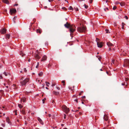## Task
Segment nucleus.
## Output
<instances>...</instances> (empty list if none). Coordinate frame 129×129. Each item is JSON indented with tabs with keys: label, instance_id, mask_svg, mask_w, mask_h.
Instances as JSON below:
<instances>
[{
	"label": "nucleus",
	"instance_id": "nucleus-4",
	"mask_svg": "<svg viewBox=\"0 0 129 129\" xmlns=\"http://www.w3.org/2000/svg\"><path fill=\"white\" fill-rule=\"evenodd\" d=\"M62 110L66 114H68L70 111L69 109L65 105H63L62 107Z\"/></svg>",
	"mask_w": 129,
	"mask_h": 129
},
{
	"label": "nucleus",
	"instance_id": "nucleus-48",
	"mask_svg": "<svg viewBox=\"0 0 129 129\" xmlns=\"http://www.w3.org/2000/svg\"><path fill=\"white\" fill-rule=\"evenodd\" d=\"M85 96H82V98H85Z\"/></svg>",
	"mask_w": 129,
	"mask_h": 129
},
{
	"label": "nucleus",
	"instance_id": "nucleus-42",
	"mask_svg": "<svg viewBox=\"0 0 129 129\" xmlns=\"http://www.w3.org/2000/svg\"><path fill=\"white\" fill-rule=\"evenodd\" d=\"M75 10L76 11H78V9L77 8H76L75 9Z\"/></svg>",
	"mask_w": 129,
	"mask_h": 129
},
{
	"label": "nucleus",
	"instance_id": "nucleus-19",
	"mask_svg": "<svg viewBox=\"0 0 129 129\" xmlns=\"http://www.w3.org/2000/svg\"><path fill=\"white\" fill-rule=\"evenodd\" d=\"M18 107H19L20 108H22V107H23V106L21 104H18Z\"/></svg>",
	"mask_w": 129,
	"mask_h": 129
},
{
	"label": "nucleus",
	"instance_id": "nucleus-47",
	"mask_svg": "<svg viewBox=\"0 0 129 129\" xmlns=\"http://www.w3.org/2000/svg\"><path fill=\"white\" fill-rule=\"evenodd\" d=\"M39 66L38 65H37V66H36V68H38L39 67Z\"/></svg>",
	"mask_w": 129,
	"mask_h": 129
},
{
	"label": "nucleus",
	"instance_id": "nucleus-15",
	"mask_svg": "<svg viewBox=\"0 0 129 129\" xmlns=\"http://www.w3.org/2000/svg\"><path fill=\"white\" fill-rule=\"evenodd\" d=\"M26 98L24 97L22 99H21V101H22L23 102H24L26 101Z\"/></svg>",
	"mask_w": 129,
	"mask_h": 129
},
{
	"label": "nucleus",
	"instance_id": "nucleus-41",
	"mask_svg": "<svg viewBox=\"0 0 129 129\" xmlns=\"http://www.w3.org/2000/svg\"><path fill=\"white\" fill-rule=\"evenodd\" d=\"M104 10L105 11H106V10H108V8H106V9H104Z\"/></svg>",
	"mask_w": 129,
	"mask_h": 129
},
{
	"label": "nucleus",
	"instance_id": "nucleus-26",
	"mask_svg": "<svg viewBox=\"0 0 129 129\" xmlns=\"http://www.w3.org/2000/svg\"><path fill=\"white\" fill-rule=\"evenodd\" d=\"M120 5L121 6H123L124 5V3H120Z\"/></svg>",
	"mask_w": 129,
	"mask_h": 129
},
{
	"label": "nucleus",
	"instance_id": "nucleus-22",
	"mask_svg": "<svg viewBox=\"0 0 129 129\" xmlns=\"http://www.w3.org/2000/svg\"><path fill=\"white\" fill-rule=\"evenodd\" d=\"M22 114H25V111L23 109L22 110V111H21Z\"/></svg>",
	"mask_w": 129,
	"mask_h": 129
},
{
	"label": "nucleus",
	"instance_id": "nucleus-49",
	"mask_svg": "<svg viewBox=\"0 0 129 129\" xmlns=\"http://www.w3.org/2000/svg\"><path fill=\"white\" fill-rule=\"evenodd\" d=\"M18 5V4H16L14 5V6H17Z\"/></svg>",
	"mask_w": 129,
	"mask_h": 129
},
{
	"label": "nucleus",
	"instance_id": "nucleus-54",
	"mask_svg": "<svg viewBox=\"0 0 129 129\" xmlns=\"http://www.w3.org/2000/svg\"><path fill=\"white\" fill-rule=\"evenodd\" d=\"M55 85V84H52V86H54Z\"/></svg>",
	"mask_w": 129,
	"mask_h": 129
},
{
	"label": "nucleus",
	"instance_id": "nucleus-32",
	"mask_svg": "<svg viewBox=\"0 0 129 129\" xmlns=\"http://www.w3.org/2000/svg\"><path fill=\"white\" fill-rule=\"evenodd\" d=\"M84 6L85 8L87 9L88 8V6L87 5H86L85 4L84 5Z\"/></svg>",
	"mask_w": 129,
	"mask_h": 129
},
{
	"label": "nucleus",
	"instance_id": "nucleus-6",
	"mask_svg": "<svg viewBox=\"0 0 129 129\" xmlns=\"http://www.w3.org/2000/svg\"><path fill=\"white\" fill-rule=\"evenodd\" d=\"M16 12V10L15 9H10V13L11 15L15 13Z\"/></svg>",
	"mask_w": 129,
	"mask_h": 129
},
{
	"label": "nucleus",
	"instance_id": "nucleus-55",
	"mask_svg": "<svg viewBox=\"0 0 129 129\" xmlns=\"http://www.w3.org/2000/svg\"><path fill=\"white\" fill-rule=\"evenodd\" d=\"M44 8L45 9H46V8H47V6H46L44 7Z\"/></svg>",
	"mask_w": 129,
	"mask_h": 129
},
{
	"label": "nucleus",
	"instance_id": "nucleus-9",
	"mask_svg": "<svg viewBox=\"0 0 129 129\" xmlns=\"http://www.w3.org/2000/svg\"><path fill=\"white\" fill-rule=\"evenodd\" d=\"M6 30L5 29L3 28L1 29V34H5L6 33Z\"/></svg>",
	"mask_w": 129,
	"mask_h": 129
},
{
	"label": "nucleus",
	"instance_id": "nucleus-46",
	"mask_svg": "<svg viewBox=\"0 0 129 129\" xmlns=\"http://www.w3.org/2000/svg\"><path fill=\"white\" fill-rule=\"evenodd\" d=\"M101 57H99V58H98L99 60V61H101Z\"/></svg>",
	"mask_w": 129,
	"mask_h": 129
},
{
	"label": "nucleus",
	"instance_id": "nucleus-23",
	"mask_svg": "<svg viewBox=\"0 0 129 129\" xmlns=\"http://www.w3.org/2000/svg\"><path fill=\"white\" fill-rule=\"evenodd\" d=\"M69 9L70 10H73V8L71 6H70L69 8Z\"/></svg>",
	"mask_w": 129,
	"mask_h": 129
},
{
	"label": "nucleus",
	"instance_id": "nucleus-24",
	"mask_svg": "<svg viewBox=\"0 0 129 129\" xmlns=\"http://www.w3.org/2000/svg\"><path fill=\"white\" fill-rule=\"evenodd\" d=\"M20 54L22 55V56H24V54L22 52V51H21V52H20Z\"/></svg>",
	"mask_w": 129,
	"mask_h": 129
},
{
	"label": "nucleus",
	"instance_id": "nucleus-61",
	"mask_svg": "<svg viewBox=\"0 0 129 129\" xmlns=\"http://www.w3.org/2000/svg\"><path fill=\"white\" fill-rule=\"evenodd\" d=\"M81 92H80V93H79V95H81Z\"/></svg>",
	"mask_w": 129,
	"mask_h": 129
},
{
	"label": "nucleus",
	"instance_id": "nucleus-28",
	"mask_svg": "<svg viewBox=\"0 0 129 129\" xmlns=\"http://www.w3.org/2000/svg\"><path fill=\"white\" fill-rule=\"evenodd\" d=\"M46 85L48 87L49 86L48 84H49V83L48 82H46Z\"/></svg>",
	"mask_w": 129,
	"mask_h": 129
},
{
	"label": "nucleus",
	"instance_id": "nucleus-8",
	"mask_svg": "<svg viewBox=\"0 0 129 129\" xmlns=\"http://www.w3.org/2000/svg\"><path fill=\"white\" fill-rule=\"evenodd\" d=\"M47 58V56L46 55H44L41 60V61L46 60Z\"/></svg>",
	"mask_w": 129,
	"mask_h": 129
},
{
	"label": "nucleus",
	"instance_id": "nucleus-16",
	"mask_svg": "<svg viewBox=\"0 0 129 129\" xmlns=\"http://www.w3.org/2000/svg\"><path fill=\"white\" fill-rule=\"evenodd\" d=\"M3 2L6 4H8L9 2L7 0H3Z\"/></svg>",
	"mask_w": 129,
	"mask_h": 129
},
{
	"label": "nucleus",
	"instance_id": "nucleus-37",
	"mask_svg": "<svg viewBox=\"0 0 129 129\" xmlns=\"http://www.w3.org/2000/svg\"><path fill=\"white\" fill-rule=\"evenodd\" d=\"M23 70L24 71V72H27V70H26V68H24L23 69Z\"/></svg>",
	"mask_w": 129,
	"mask_h": 129
},
{
	"label": "nucleus",
	"instance_id": "nucleus-36",
	"mask_svg": "<svg viewBox=\"0 0 129 129\" xmlns=\"http://www.w3.org/2000/svg\"><path fill=\"white\" fill-rule=\"evenodd\" d=\"M17 110H15V111H14V112H15V115H17Z\"/></svg>",
	"mask_w": 129,
	"mask_h": 129
},
{
	"label": "nucleus",
	"instance_id": "nucleus-11",
	"mask_svg": "<svg viewBox=\"0 0 129 129\" xmlns=\"http://www.w3.org/2000/svg\"><path fill=\"white\" fill-rule=\"evenodd\" d=\"M39 53H38L37 54H36L35 56L36 59L38 60L40 58V57L39 56Z\"/></svg>",
	"mask_w": 129,
	"mask_h": 129
},
{
	"label": "nucleus",
	"instance_id": "nucleus-53",
	"mask_svg": "<svg viewBox=\"0 0 129 129\" xmlns=\"http://www.w3.org/2000/svg\"><path fill=\"white\" fill-rule=\"evenodd\" d=\"M111 48H109V51H110L111 50Z\"/></svg>",
	"mask_w": 129,
	"mask_h": 129
},
{
	"label": "nucleus",
	"instance_id": "nucleus-30",
	"mask_svg": "<svg viewBox=\"0 0 129 129\" xmlns=\"http://www.w3.org/2000/svg\"><path fill=\"white\" fill-rule=\"evenodd\" d=\"M116 8V6H114L113 8V9L114 10H115Z\"/></svg>",
	"mask_w": 129,
	"mask_h": 129
},
{
	"label": "nucleus",
	"instance_id": "nucleus-38",
	"mask_svg": "<svg viewBox=\"0 0 129 129\" xmlns=\"http://www.w3.org/2000/svg\"><path fill=\"white\" fill-rule=\"evenodd\" d=\"M64 119H65L66 118V115L65 114H64Z\"/></svg>",
	"mask_w": 129,
	"mask_h": 129
},
{
	"label": "nucleus",
	"instance_id": "nucleus-52",
	"mask_svg": "<svg viewBox=\"0 0 129 129\" xmlns=\"http://www.w3.org/2000/svg\"><path fill=\"white\" fill-rule=\"evenodd\" d=\"M57 89H58V90H59L60 89V88L59 87H57Z\"/></svg>",
	"mask_w": 129,
	"mask_h": 129
},
{
	"label": "nucleus",
	"instance_id": "nucleus-17",
	"mask_svg": "<svg viewBox=\"0 0 129 129\" xmlns=\"http://www.w3.org/2000/svg\"><path fill=\"white\" fill-rule=\"evenodd\" d=\"M42 31L40 30V29H37V33H39L40 34H41V33Z\"/></svg>",
	"mask_w": 129,
	"mask_h": 129
},
{
	"label": "nucleus",
	"instance_id": "nucleus-13",
	"mask_svg": "<svg viewBox=\"0 0 129 129\" xmlns=\"http://www.w3.org/2000/svg\"><path fill=\"white\" fill-rule=\"evenodd\" d=\"M6 120L7 122L8 123H10V121L9 118L8 117L6 118Z\"/></svg>",
	"mask_w": 129,
	"mask_h": 129
},
{
	"label": "nucleus",
	"instance_id": "nucleus-29",
	"mask_svg": "<svg viewBox=\"0 0 129 129\" xmlns=\"http://www.w3.org/2000/svg\"><path fill=\"white\" fill-rule=\"evenodd\" d=\"M4 74L6 76H7V74H8V73H7L6 72H4Z\"/></svg>",
	"mask_w": 129,
	"mask_h": 129
},
{
	"label": "nucleus",
	"instance_id": "nucleus-50",
	"mask_svg": "<svg viewBox=\"0 0 129 129\" xmlns=\"http://www.w3.org/2000/svg\"><path fill=\"white\" fill-rule=\"evenodd\" d=\"M37 65L39 66V62H38L37 63Z\"/></svg>",
	"mask_w": 129,
	"mask_h": 129
},
{
	"label": "nucleus",
	"instance_id": "nucleus-39",
	"mask_svg": "<svg viewBox=\"0 0 129 129\" xmlns=\"http://www.w3.org/2000/svg\"><path fill=\"white\" fill-rule=\"evenodd\" d=\"M124 18L126 19H128V17L126 16H125L124 17Z\"/></svg>",
	"mask_w": 129,
	"mask_h": 129
},
{
	"label": "nucleus",
	"instance_id": "nucleus-7",
	"mask_svg": "<svg viewBox=\"0 0 129 129\" xmlns=\"http://www.w3.org/2000/svg\"><path fill=\"white\" fill-rule=\"evenodd\" d=\"M97 45L98 47L101 48L102 47L103 44L101 42H97Z\"/></svg>",
	"mask_w": 129,
	"mask_h": 129
},
{
	"label": "nucleus",
	"instance_id": "nucleus-40",
	"mask_svg": "<svg viewBox=\"0 0 129 129\" xmlns=\"http://www.w3.org/2000/svg\"><path fill=\"white\" fill-rule=\"evenodd\" d=\"M92 0H89V3H92Z\"/></svg>",
	"mask_w": 129,
	"mask_h": 129
},
{
	"label": "nucleus",
	"instance_id": "nucleus-21",
	"mask_svg": "<svg viewBox=\"0 0 129 129\" xmlns=\"http://www.w3.org/2000/svg\"><path fill=\"white\" fill-rule=\"evenodd\" d=\"M125 25V24L123 22H122V28L123 29H124V25Z\"/></svg>",
	"mask_w": 129,
	"mask_h": 129
},
{
	"label": "nucleus",
	"instance_id": "nucleus-27",
	"mask_svg": "<svg viewBox=\"0 0 129 129\" xmlns=\"http://www.w3.org/2000/svg\"><path fill=\"white\" fill-rule=\"evenodd\" d=\"M105 30L106 31V33H109L110 32H109V30L108 29H106Z\"/></svg>",
	"mask_w": 129,
	"mask_h": 129
},
{
	"label": "nucleus",
	"instance_id": "nucleus-14",
	"mask_svg": "<svg viewBox=\"0 0 129 129\" xmlns=\"http://www.w3.org/2000/svg\"><path fill=\"white\" fill-rule=\"evenodd\" d=\"M108 118L107 116L104 115V119L105 120L107 121L108 120Z\"/></svg>",
	"mask_w": 129,
	"mask_h": 129
},
{
	"label": "nucleus",
	"instance_id": "nucleus-43",
	"mask_svg": "<svg viewBox=\"0 0 129 129\" xmlns=\"http://www.w3.org/2000/svg\"><path fill=\"white\" fill-rule=\"evenodd\" d=\"M2 76L1 75H0V79H2Z\"/></svg>",
	"mask_w": 129,
	"mask_h": 129
},
{
	"label": "nucleus",
	"instance_id": "nucleus-5",
	"mask_svg": "<svg viewBox=\"0 0 129 129\" xmlns=\"http://www.w3.org/2000/svg\"><path fill=\"white\" fill-rule=\"evenodd\" d=\"M123 66L124 67L129 68V59H125Z\"/></svg>",
	"mask_w": 129,
	"mask_h": 129
},
{
	"label": "nucleus",
	"instance_id": "nucleus-57",
	"mask_svg": "<svg viewBox=\"0 0 129 129\" xmlns=\"http://www.w3.org/2000/svg\"><path fill=\"white\" fill-rule=\"evenodd\" d=\"M119 3H118V2H116L115 3V4H119Z\"/></svg>",
	"mask_w": 129,
	"mask_h": 129
},
{
	"label": "nucleus",
	"instance_id": "nucleus-31",
	"mask_svg": "<svg viewBox=\"0 0 129 129\" xmlns=\"http://www.w3.org/2000/svg\"><path fill=\"white\" fill-rule=\"evenodd\" d=\"M61 82L62 83H63V85L64 86L65 85V81L64 80L62 81Z\"/></svg>",
	"mask_w": 129,
	"mask_h": 129
},
{
	"label": "nucleus",
	"instance_id": "nucleus-20",
	"mask_svg": "<svg viewBox=\"0 0 129 129\" xmlns=\"http://www.w3.org/2000/svg\"><path fill=\"white\" fill-rule=\"evenodd\" d=\"M43 73L42 72H41L38 74V75L39 76H42L43 75Z\"/></svg>",
	"mask_w": 129,
	"mask_h": 129
},
{
	"label": "nucleus",
	"instance_id": "nucleus-3",
	"mask_svg": "<svg viewBox=\"0 0 129 129\" xmlns=\"http://www.w3.org/2000/svg\"><path fill=\"white\" fill-rule=\"evenodd\" d=\"M77 30L79 32H85L86 30V27L83 25L82 26H79L77 28Z\"/></svg>",
	"mask_w": 129,
	"mask_h": 129
},
{
	"label": "nucleus",
	"instance_id": "nucleus-56",
	"mask_svg": "<svg viewBox=\"0 0 129 129\" xmlns=\"http://www.w3.org/2000/svg\"><path fill=\"white\" fill-rule=\"evenodd\" d=\"M114 60H113L112 61V63H114Z\"/></svg>",
	"mask_w": 129,
	"mask_h": 129
},
{
	"label": "nucleus",
	"instance_id": "nucleus-25",
	"mask_svg": "<svg viewBox=\"0 0 129 129\" xmlns=\"http://www.w3.org/2000/svg\"><path fill=\"white\" fill-rule=\"evenodd\" d=\"M96 41L97 42H97H99L100 41V39L98 38H96Z\"/></svg>",
	"mask_w": 129,
	"mask_h": 129
},
{
	"label": "nucleus",
	"instance_id": "nucleus-59",
	"mask_svg": "<svg viewBox=\"0 0 129 129\" xmlns=\"http://www.w3.org/2000/svg\"><path fill=\"white\" fill-rule=\"evenodd\" d=\"M46 89H48V88L47 87H46Z\"/></svg>",
	"mask_w": 129,
	"mask_h": 129
},
{
	"label": "nucleus",
	"instance_id": "nucleus-35",
	"mask_svg": "<svg viewBox=\"0 0 129 129\" xmlns=\"http://www.w3.org/2000/svg\"><path fill=\"white\" fill-rule=\"evenodd\" d=\"M54 93L56 95H58L59 93L58 92H54Z\"/></svg>",
	"mask_w": 129,
	"mask_h": 129
},
{
	"label": "nucleus",
	"instance_id": "nucleus-64",
	"mask_svg": "<svg viewBox=\"0 0 129 129\" xmlns=\"http://www.w3.org/2000/svg\"><path fill=\"white\" fill-rule=\"evenodd\" d=\"M0 129H3V128L2 127H0Z\"/></svg>",
	"mask_w": 129,
	"mask_h": 129
},
{
	"label": "nucleus",
	"instance_id": "nucleus-62",
	"mask_svg": "<svg viewBox=\"0 0 129 129\" xmlns=\"http://www.w3.org/2000/svg\"><path fill=\"white\" fill-rule=\"evenodd\" d=\"M114 26H116V23H115L114 24Z\"/></svg>",
	"mask_w": 129,
	"mask_h": 129
},
{
	"label": "nucleus",
	"instance_id": "nucleus-10",
	"mask_svg": "<svg viewBox=\"0 0 129 129\" xmlns=\"http://www.w3.org/2000/svg\"><path fill=\"white\" fill-rule=\"evenodd\" d=\"M37 119L40 122V123H41L42 124H43V122L42 120L39 117H37Z\"/></svg>",
	"mask_w": 129,
	"mask_h": 129
},
{
	"label": "nucleus",
	"instance_id": "nucleus-1",
	"mask_svg": "<svg viewBox=\"0 0 129 129\" xmlns=\"http://www.w3.org/2000/svg\"><path fill=\"white\" fill-rule=\"evenodd\" d=\"M67 28H69V30L71 36H72V33L74 32L76 30V26L75 25H71L67 22L64 25Z\"/></svg>",
	"mask_w": 129,
	"mask_h": 129
},
{
	"label": "nucleus",
	"instance_id": "nucleus-44",
	"mask_svg": "<svg viewBox=\"0 0 129 129\" xmlns=\"http://www.w3.org/2000/svg\"><path fill=\"white\" fill-rule=\"evenodd\" d=\"M53 1V0H49L48 1L51 2H52Z\"/></svg>",
	"mask_w": 129,
	"mask_h": 129
},
{
	"label": "nucleus",
	"instance_id": "nucleus-34",
	"mask_svg": "<svg viewBox=\"0 0 129 129\" xmlns=\"http://www.w3.org/2000/svg\"><path fill=\"white\" fill-rule=\"evenodd\" d=\"M62 9L64 10L65 11H66L67 10V9L65 7H63L62 8Z\"/></svg>",
	"mask_w": 129,
	"mask_h": 129
},
{
	"label": "nucleus",
	"instance_id": "nucleus-45",
	"mask_svg": "<svg viewBox=\"0 0 129 129\" xmlns=\"http://www.w3.org/2000/svg\"><path fill=\"white\" fill-rule=\"evenodd\" d=\"M30 58H29L28 60V62H30Z\"/></svg>",
	"mask_w": 129,
	"mask_h": 129
},
{
	"label": "nucleus",
	"instance_id": "nucleus-2",
	"mask_svg": "<svg viewBox=\"0 0 129 129\" xmlns=\"http://www.w3.org/2000/svg\"><path fill=\"white\" fill-rule=\"evenodd\" d=\"M21 80L22 81H20V83L22 86L25 85L27 82H28L29 80V78H26L24 79L23 77H22L21 79Z\"/></svg>",
	"mask_w": 129,
	"mask_h": 129
},
{
	"label": "nucleus",
	"instance_id": "nucleus-60",
	"mask_svg": "<svg viewBox=\"0 0 129 129\" xmlns=\"http://www.w3.org/2000/svg\"><path fill=\"white\" fill-rule=\"evenodd\" d=\"M44 100H44V99H43V100H42V101H43V103H44Z\"/></svg>",
	"mask_w": 129,
	"mask_h": 129
},
{
	"label": "nucleus",
	"instance_id": "nucleus-58",
	"mask_svg": "<svg viewBox=\"0 0 129 129\" xmlns=\"http://www.w3.org/2000/svg\"><path fill=\"white\" fill-rule=\"evenodd\" d=\"M51 116V114H49V117H50Z\"/></svg>",
	"mask_w": 129,
	"mask_h": 129
},
{
	"label": "nucleus",
	"instance_id": "nucleus-51",
	"mask_svg": "<svg viewBox=\"0 0 129 129\" xmlns=\"http://www.w3.org/2000/svg\"><path fill=\"white\" fill-rule=\"evenodd\" d=\"M84 0H78V1L79 2L81 1H84Z\"/></svg>",
	"mask_w": 129,
	"mask_h": 129
},
{
	"label": "nucleus",
	"instance_id": "nucleus-12",
	"mask_svg": "<svg viewBox=\"0 0 129 129\" xmlns=\"http://www.w3.org/2000/svg\"><path fill=\"white\" fill-rule=\"evenodd\" d=\"M107 45L109 47L112 46H113V45L110 42H108L107 43Z\"/></svg>",
	"mask_w": 129,
	"mask_h": 129
},
{
	"label": "nucleus",
	"instance_id": "nucleus-18",
	"mask_svg": "<svg viewBox=\"0 0 129 129\" xmlns=\"http://www.w3.org/2000/svg\"><path fill=\"white\" fill-rule=\"evenodd\" d=\"M10 35L9 34H7L6 35V38L9 39L10 38Z\"/></svg>",
	"mask_w": 129,
	"mask_h": 129
},
{
	"label": "nucleus",
	"instance_id": "nucleus-33",
	"mask_svg": "<svg viewBox=\"0 0 129 129\" xmlns=\"http://www.w3.org/2000/svg\"><path fill=\"white\" fill-rule=\"evenodd\" d=\"M106 73L109 76H110V73L109 72H108L107 71L106 72Z\"/></svg>",
	"mask_w": 129,
	"mask_h": 129
},
{
	"label": "nucleus",
	"instance_id": "nucleus-63",
	"mask_svg": "<svg viewBox=\"0 0 129 129\" xmlns=\"http://www.w3.org/2000/svg\"><path fill=\"white\" fill-rule=\"evenodd\" d=\"M122 85H124V84L123 83H122Z\"/></svg>",
	"mask_w": 129,
	"mask_h": 129
}]
</instances>
